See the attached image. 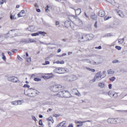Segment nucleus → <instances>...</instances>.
Segmentation results:
<instances>
[{
	"instance_id": "46",
	"label": "nucleus",
	"mask_w": 127,
	"mask_h": 127,
	"mask_svg": "<svg viewBox=\"0 0 127 127\" xmlns=\"http://www.w3.org/2000/svg\"><path fill=\"white\" fill-rule=\"evenodd\" d=\"M50 64V62L49 61H45V64H43V65H45L47 64Z\"/></svg>"
},
{
	"instance_id": "12",
	"label": "nucleus",
	"mask_w": 127,
	"mask_h": 127,
	"mask_svg": "<svg viewBox=\"0 0 127 127\" xmlns=\"http://www.w3.org/2000/svg\"><path fill=\"white\" fill-rule=\"evenodd\" d=\"M20 42L25 44L28 43H29V39H22L21 40Z\"/></svg>"
},
{
	"instance_id": "45",
	"label": "nucleus",
	"mask_w": 127,
	"mask_h": 127,
	"mask_svg": "<svg viewBox=\"0 0 127 127\" xmlns=\"http://www.w3.org/2000/svg\"><path fill=\"white\" fill-rule=\"evenodd\" d=\"M6 0H2L1 1H0V3L1 4H3L4 2L5 3L6 2Z\"/></svg>"
},
{
	"instance_id": "7",
	"label": "nucleus",
	"mask_w": 127,
	"mask_h": 127,
	"mask_svg": "<svg viewBox=\"0 0 127 127\" xmlns=\"http://www.w3.org/2000/svg\"><path fill=\"white\" fill-rule=\"evenodd\" d=\"M56 85L51 86L49 87L50 90L54 92H57Z\"/></svg>"
},
{
	"instance_id": "3",
	"label": "nucleus",
	"mask_w": 127,
	"mask_h": 127,
	"mask_svg": "<svg viewBox=\"0 0 127 127\" xmlns=\"http://www.w3.org/2000/svg\"><path fill=\"white\" fill-rule=\"evenodd\" d=\"M84 40H82L83 41H87L88 40H91L93 37V36L92 34H84Z\"/></svg>"
},
{
	"instance_id": "5",
	"label": "nucleus",
	"mask_w": 127,
	"mask_h": 127,
	"mask_svg": "<svg viewBox=\"0 0 127 127\" xmlns=\"http://www.w3.org/2000/svg\"><path fill=\"white\" fill-rule=\"evenodd\" d=\"M116 118L113 119L111 118H109L107 120L108 122L109 123L116 124L117 123Z\"/></svg>"
},
{
	"instance_id": "61",
	"label": "nucleus",
	"mask_w": 127,
	"mask_h": 127,
	"mask_svg": "<svg viewBox=\"0 0 127 127\" xmlns=\"http://www.w3.org/2000/svg\"><path fill=\"white\" fill-rule=\"evenodd\" d=\"M59 22L58 21H57L56 22V24L57 26L59 25Z\"/></svg>"
},
{
	"instance_id": "53",
	"label": "nucleus",
	"mask_w": 127,
	"mask_h": 127,
	"mask_svg": "<svg viewBox=\"0 0 127 127\" xmlns=\"http://www.w3.org/2000/svg\"><path fill=\"white\" fill-rule=\"evenodd\" d=\"M83 125V124H82V123H81L77 125V127H81Z\"/></svg>"
},
{
	"instance_id": "43",
	"label": "nucleus",
	"mask_w": 127,
	"mask_h": 127,
	"mask_svg": "<svg viewBox=\"0 0 127 127\" xmlns=\"http://www.w3.org/2000/svg\"><path fill=\"white\" fill-rule=\"evenodd\" d=\"M119 62L118 60H115L113 61H112V63H119Z\"/></svg>"
},
{
	"instance_id": "39",
	"label": "nucleus",
	"mask_w": 127,
	"mask_h": 127,
	"mask_svg": "<svg viewBox=\"0 0 127 127\" xmlns=\"http://www.w3.org/2000/svg\"><path fill=\"white\" fill-rule=\"evenodd\" d=\"M4 54L3 53H2V59L3 60H5L6 59V58L5 56L4 55Z\"/></svg>"
},
{
	"instance_id": "4",
	"label": "nucleus",
	"mask_w": 127,
	"mask_h": 127,
	"mask_svg": "<svg viewBox=\"0 0 127 127\" xmlns=\"http://www.w3.org/2000/svg\"><path fill=\"white\" fill-rule=\"evenodd\" d=\"M101 73V71H99L95 74L94 78L92 80L93 82H95L97 79H98L99 78H100V79H101L102 76V75Z\"/></svg>"
},
{
	"instance_id": "6",
	"label": "nucleus",
	"mask_w": 127,
	"mask_h": 127,
	"mask_svg": "<svg viewBox=\"0 0 127 127\" xmlns=\"http://www.w3.org/2000/svg\"><path fill=\"white\" fill-rule=\"evenodd\" d=\"M98 14L99 16L103 17L105 15V12L104 10H100L99 11L98 13Z\"/></svg>"
},
{
	"instance_id": "19",
	"label": "nucleus",
	"mask_w": 127,
	"mask_h": 127,
	"mask_svg": "<svg viewBox=\"0 0 127 127\" xmlns=\"http://www.w3.org/2000/svg\"><path fill=\"white\" fill-rule=\"evenodd\" d=\"M118 96V94L117 93H114L113 94L112 96H111V97L112 98H116Z\"/></svg>"
},
{
	"instance_id": "36",
	"label": "nucleus",
	"mask_w": 127,
	"mask_h": 127,
	"mask_svg": "<svg viewBox=\"0 0 127 127\" xmlns=\"http://www.w3.org/2000/svg\"><path fill=\"white\" fill-rule=\"evenodd\" d=\"M111 18V17H109V16H105L104 17V20H108L109 18Z\"/></svg>"
},
{
	"instance_id": "16",
	"label": "nucleus",
	"mask_w": 127,
	"mask_h": 127,
	"mask_svg": "<svg viewBox=\"0 0 127 127\" xmlns=\"http://www.w3.org/2000/svg\"><path fill=\"white\" fill-rule=\"evenodd\" d=\"M98 86L101 88H103L104 87L105 84L103 82H100L98 84Z\"/></svg>"
},
{
	"instance_id": "23",
	"label": "nucleus",
	"mask_w": 127,
	"mask_h": 127,
	"mask_svg": "<svg viewBox=\"0 0 127 127\" xmlns=\"http://www.w3.org/2000/svg\"><path fill=\"white\" fill-rule=\"evenodd\" d=\"M33 27L32 26H30L28 28L29 31L31 32H32L34 30L33 28H32Z\"/></svg>"
},
{
	"instance_id": "58",
	"label": "nucleus",
	"mask_w": 127,
	"mask_h": 127,
	"mask_svg": "<svg viewBox=\"0 0 127 127\" xmlns=\"http://www.w3.org/2000/svg\"><path fill=\"white\" fill-rule=\"evenodd\" d=\"M8 53L10 56H11L13 55V54L9 51H8Z\"/></svg>"
},
{
	"instance_id": "38",
	"label": "nucleus",
	"mask_w": 127,
	"mask_h": 127,
	"mask_svg": "<svg viewBox=\"0 0 127 127\" xmlns=\"http://www.w3.org/2000/svg\"><path fill=\"white\" fill-rule=\"evenodd\" d=\"M115 47L118 50H120L121 49V47L118 46H116Z\"/></svg>"
},
{
	"instance_id": "30",
	"label": "nucleus",
	"mask_w": 127,
	"mask_h": 127,
	"mask_svg": "<svg viewBox=\"0 0 127 127\" xmlns=\"http://www.w3.org/2000/svg\"><path fill=\"white\" fill-rule=\"evenodd\" d=\"M38 35L39 34H41L43 36H44L45 35V32H41L39 31L38 32Z\"/></svg>"
},
{
	"instance_id": "49",
	"label": "nucleus",
	"mask_w": 127,
	"mask_h": 127,
	"mask_svg": "<svg viewBox=\"0 0 127 127\" xmlns=\"http://www.w3.org/2000/svg\"><path fill=\"white\" fill-rule=\"evenodd\" d=\"M27 62L28 63H30L31 61V58H28L27 59Z\"/></svg>"
},
{
	"instance_id": "51",
	"label": "nucleus",
	"mask_w": 127,
	"mask_h": 127,
	"mask_svg": "<svg viewBox=\"0 0 127 127\" xmlns=\"http://www.w3.org/2000/svg\"><path fill=\"white\" fill-rule=\"evenodd\" d=\"M53 120L52 118L51 117H50L48 118L47 119V120L49 121H52V120Z\"/></svg>"
},
{
	"instance_id": "63",
	"label": "nucleus",
	"mask_w": 127,
	"mask_h": 127,
	"mask_svg": "<svg viewBox=\"0 0 127 127\" xmlns=\"http://www.w3.org/2000/svg\"><path fill=\"white\" fill-rule=\"evenodd\" d=\"M34 6L36 7H38V6L37 4L36 3H35L34 4Z\"/></svg>"
},
{
	"instance_id": "35",
	"label": "nucleus",
	"mask_w": 127,
	"mask_h": 127,
	"mask_svg": "<svg viewBox=\"0 0 127 127\" xmlns=\"http://www.w3.org/2000/svg\"><path fill=\"white\" fill-rule=\"evenodd\" d=\"M31 35L32 36H38V32H37L35 33H33L31 34Z\"/></svg>"
},
{
	"instance_id": "29",
	"label": "nucleus",
	"mask_w": 127,
	"mask_h": 127,
	"mask_svg": "<svg viewBox=\"0 0 127 127\" xmlns=\"http://www.w3.org/2000/svg\"><path fill=\"white\" fill-rule=\"evenodd\" d=\"M87 69L89 71H90L93 72H95V70L94 69L92 68H90L89 67H86Z\"/></svg>"
},
{
	"instance_id": "11",
	"label": "nucleus",
	"mask_w": 127,
	"mask_h": 127,
	"mask_svg": "<svg viewBox=\"0 0 127 127\" xmlns=\"http://www.w3.org/2000/svg\"><path fill=\"white\" fill-rule=\"evenodd\" d=\"M25 13V11L24 10H22L18 14V17H20L24 16V14Z\"/></svg>"
},
{
	"instance_id": "20",
	"label": "nucleus",
	"mask_w": 127,
	"mask_h": 127,
	"mask_svg": "<svg viewBox=\"0 0 127 127\" xmlns=\"http://www.w3.org/2000/svg\"><path fill=\"white\" fill-rule=\"evenodd\" d=\"M55 63L57 64H63L64 63V62L63 60L61 61H58L55 62H54V63Z\"/></svg>"
},
{
	"instance_id": "32",
	"label": "nucleus",
	"mask_w": 127,
	"mask_h": 127,
	"mask_svg": "<svg viewBox=\"0 0 127 127\" xmlns=\"http://www.w3.org/2000/svg\"><path fill=\"white\" fill-rule=\"evenodd\" d=\"M90 64L94 65L97 64H96V62H94V61L93 60H92V61H91L90 62Z\"/></svg>"
},
{
	"instance_id": "9",
	"label": "nucleus",
	"mask_w": 127,
	"mask_h": 127,
	"mask_svg": "<svg viewBox=\"0 0 127 127\" xmlns=\"http://www.w3.org/2000/svg\"><path fill=\"white\" fill-rule=\"evenodd\" d=\"M56 88L57 92L64 89V87H63L61 85H56Z\"/></svg>"
},
{
	"instance_id": "37",
	"label": "nucleus",
	"mask_w": 127,
	"mask_h": 127,
	"mask_svg": "<svg viewBox=\"0 0 127 127\" xmlns=\"http://www.w3.org/2000/svg\"><path fill=\"white\" fill-rule=\"evenodd\" d=\"M17 58L18 60H20V61H23V59H22V58H21L19 55H18L17 56Z\"/></svg>"
},
{
	"instance_id": "57",
	"label": "nucleus",
	"mask_w": 127,
	"mask_h": 127,
	"mask_svg": "<svg viewBox=\"0 0 127 127\" xmlns=\"http://www.w3.org/2000/svg\"><path fill=\"white\" fill-rule=\"evenodd\" d=\"M119 111H122V112L124 113H127V110H119Z\"/></svg>"
},
{
	"instance_id": "14",
	"label": "nucleus",
	"mask_w": 127,
	"mask_h": 127,
	"mask_svg": "<svg viewBox=\"0 0 127 127\" xmlns=\"http://www.w3.org/2000/svg\"><path fill=\"white\" fill-rule=\"evenodd\" d=\"M60 74L64 73L67 71V69H65L63 68H61Z\"/></svg>"
},
{
	"instance_id": "34",
	"label": "nucleus",
	"mask_w": 127,
	"mask_h": 127,
	"mask_svg": "<svg viewBox=\"0 0 127 127\" xmlns=\"http://www.w3.org/2000/svg\"><path fill=\"white\" fill-rule=\"evenodd\" d=\"M34 80L36 81H41V79L37 78H35L34 79Z\"/></svg>"
},
{
	"instance_id": "64",
	"label": "nucleus",
	"mask_w": 127,
	"mask_h": 127,
	"mask_svg": "<svg viewBox=\"0 0 127 127\" xmlns=\"http://www.w3.org/2000/svg\"><path fill=\"white\" fill-rule=\"evenodd\" d=\"M56 127H62L60 124V123H59L58 125H57Z\"/></svg>"
},
{
	"instance_id": "42",
	"label": "nucleus",
	"mask_w": 127,
	"mask_h": 127,
	"mask_svg": "<svg viewBox=\"0 0 127 127\" xmlns=\"http://www.w3.org/2000/svg\"><path fill=\"white\" fill-rule=\"evenodd\" d=\"M29 43H30L32 42H33V41L34 40L33 39L31 38H29Z\"/></svg>"
},
{
	"instance_id": "44",
	"label": "nucleus",
	"mask_w": 127,
	"mask_h": 127,
	"mask_svg": "<svg viewBox=\"0 0 127 127\" xmlns=\"http://www.w3.org/2000/svg\"><path fill=\"white\" fill-rule=\"evenodd\" d=\"M115 79V77H113L112 78H111L109 79V80L110 81H114Z\"/></svg>"
},
{
	"instance_id": "26",
	"label": "nucleus",
	"mask_w": 127,
	"mask_h": 127,
	"mask_svg": "<svg viewBox=\"0 0 127 127\" xmlns=\"http://www.w3.org/2000/svg\"><path fill=\"white\" fill-rule=\"evenodd\" d=\"M31 89H32V90H34V89H32V88L29 89H28L26 91H25L24 93H25V94L27 95H29V94H30L28 93V94H26V92H29L30 91H31Z\"/></svg>"
},
{
	"instance_id": "48",
	"label": "nucleus",
	"mask_w": 127,
	"mask_h": 127,
	"mask_svg": "<svg viewBox=\"0 0 127 127\" xmlns=\"http://www.w3.org/2000/svg\"><path fill=\"white\" fill-rule=\"evenodd\" d=\"M39 124L40 125H43L42 120H40L39 121Z\"/></svg>"
},
{
	"instance_id": "2",
	"label": "nucleus",
	"mask_w": 127,
	"mask_h": 127,
	"mask_svg": "<svg viewBox=\"0 0 127 127\" xmlns=\"http://www.w3.org/2000/svg\"><path fill=\"white\" fill-rule=\"evenodd\" d=\"M8 81L14 83H19V81L18 78L12 76L9 77L8 78Z\"/></svg>"
},
{
	"instance_id": "25",
	"label": "nucleus",
	"mask_w": 127,
	"mask_h": 127,
	"mask_svg": "<svg viewBox=\"0 0 127 127\" xmlns=\"http://www.w3.org/2000/svg\"><path fill=\"white\" fill-rule=\"evenodd\" d=\"M60 123L62 127H66L65 126H64V125L66 124L65 121H63Z\"/></svg>"
},
{
	"instance_id": "55",
	"label": "nucleus",
	"mask_w": 127,
	"mask_h": 127,
	"mask_svg": "<svg viewBox=\"0 0 127 127\" xmlns=\"http://www.w3.org/2000/svg\"><path fill=\"white\" fill-rule=\"evenodd\" d=\"M112 85L111 84H110L108 85V88L109 89H111L112 88Z\"/></svg>"
},
{
	"instance_id": "10",
	"label": "nucleus",
	"mask_w": 127,
	"mask_h": 127,
	"mask_svg": "<svg viewBox=\"0 0 127 127\" xmlns=\"http://www.w3.org/2000/svg\"><path fill=\"white\" fill-rule=\"evenodd\" d=\"M117 123H121L125 122V120L123 118H116Z\"/></svg>"
},
{
	"instance_id": "56",
	"label": "nucleus",
	"mask_w": 127,
	"mask_h": 127,
	"mask_svg": "<svg viewBox=\"0 0 127 127\" xmlns=\"http://www.w3.org/2000/svg\"><path fill=\"white\" fill-rule=\"evenodd\" d=\"M49 8V6L48 5H47L45 7V11H46L47 10H48V9Z\"/></svg>"
},
{
	"instance_id": "54",
	"label": "nucleus",
	"mask_w": 127,
	"mask_h": 127,
	"mask_svg": "<svg viewBox=\"0 0 127 127\" xmlns=\"http://www.w3.org/2000/svg\"><path fill=\"white\" fill-rule=\"evenodd\" d=\"M72 77L73 78L74 80H75L77 79V77L76 76L73 75L72 76Z\"/></svg>"
},
{
	"instance_id": "31",
	"label": "nucleus",
	"mask_w": 127,
	"mask_h": 127,
	"mask_svg": "<svg viewBox=\"0 0 127 127\" xmlns=\"http://www.w3.org/2000/svg\"><path fill=\"white\" fill-rule=\"evenodd\" d=\"M124 38L120 39H118V43H123L124 42Z\"/></svg>"
},
{
	"instance_id": "8",
	"label": "nucleus",
	"mask_w": 127,
	"mask_h": 127,
	"mask_svg": "<svg viewBox=\"0 0 127 127\" xmlns=\"http://www.w3.org/2000/svg\"><path fill=\"white\" fill-rule=\"evenodd\" d=\"M64 24L65 27L68 28L71 26V23L70 21L66 20L64 22Z\"/></svg>"
},
{
	"instance_id": "17",
	"label": "nucleus",
	"mask_w": 127,
	"mask_h": 127,
	"mask_svg": "<svg viewBox=\"0 0 127 127\" xmlns=\"http://www.w3.org/2000/svg\"><path fill=\"white\" fill-rule=\"evenodd\" d=\"M53 77V75L48 76H42V77L44 79H47L50 78H51L52 77Z\"/></svg>"
},
{
	"instance_id": "62",
	"label": "nucleus",
	"mask_w": 127,
	"mask_h": 127,
	"mask_svg": "<svg viewBox=\"0 0 127 127\" xmlns=\"http://www.w3.org/2000/svg\"><path fill=\"white\" fill-rule=\"evenodd\" d=\"M68 127H73V125L72 124H69Z\"/></svg>"
},
{
	"instance_id": "27",
	"label": "nucleus",
	"mask_w": 127,
	"mask_h": 127,
	"mask_svg": "<svg viewBox=\"0 0 127 127\" xmlns=\"http://www.w3.org/2000/svg\"><path fill=\"white\" fill-rule=\"evenodd\" d=\"M108 73V74H112L114 73V72L112 71V69H110L108 70L107 71Z\"/></svg>"
},
{
	"instance_id": "15",
	"label": "nucleus",
	"mask_w": 127,
	"mask_h": 127,
	"mask_svg": "<svg viewBox=\"0 0 127 127\" xmlns=\"http://www.w3.org/2000/svg\"><path fill=\"white\" fill-rule=\"evenodd\" d=\"M61 68L60 67L55 68L54 69L53 71L55 73L60 74V70Z\"/></svg>"
},
{
	"instance_id": "52",
	"label": "nucleus",
	"mask_w": 127,
	"mask_h": 127,
	"mask_svg": "<svg viewBox=\"0 0 127 127\" xmlns=\"http://www.w3.org/2000/svg\"><path fill=\"white\" fill-rule=\"evenodd\" d=\"M95 49H101V46H99L98 47H95Z\"/></svg>"
},
{
	"instance_id": "1",
	"label": "nucleus",
	"mask_w": 127,
	"mask_h": 127,
	"mask_svg": "<svg viewBox=\"0 0 127 127\" xmlns=\"http://www.w3.org/2000/svg\"><path fill=\"white\" fill-rule=\"evenodd\" d=\"M62 95V96L60 95V94H57V95L59 96L63 97L64 98H68L70 97L69 95L70 94L69 92L67 91H64L60 92Z\"/></svg>"
},
{
	"instance_id": "60",
	"label": "nucleus",
	"mask_w": 127,
	"mask_h": 127,
	"mask_svg": "<svg viewBox=\"0 0 127 127\" xmlns=\"http://www.w3.org/2000/svg\"><path fill=\"white\" fill-rule=\"evenodd\" d=\"M97 21H96L95 22V24H94V26H95V27L96 28L97 27Z\"/></svg>"
},
{
	"instance_id": "50",
	"label": "nucleus",
	"mask_w": 127,
	"mask_h": 127,
	"mask_svg": "<svg viewBox=\"0 0 127 127\" xmlns=\"http://www.w3.org/2000/svg\"><path fill=\"white\" fill-rule=\"evenodd\" d=\"M32 119L33 120H34L35 122H36V121H37V120L35 116H32Z\"/></svg>"
},
{
	"instance_id": "41",
	"label": "nucleus",
	"mask_w": 127,
	"mask_h": 127,
	"mask_svg": "<svg viewBox=\"0 0 127 127\" xmlns=\"http://www.w3.org/2000/svg\"><path fill=\"white\" fill-rule=\"evenodd\" d=\"M10 17L11 20H12L13 19H16L15 18H14V16L12 15V14L10 15Z\"/></svg>"
},
{
	"instance_id": "18",
	"label": "nucleus",
	"mask_w": 127,
	"mask_h": 127,
	"mask_svg": "<svg viewBox=\"0 0 127 127\" xmlns=\"http://www.w3.org/2000/svg\"><path fill=\"white\" fill-rule=\"evenodd\" d=\"M11 104H12L14 105H21L22 104V103H17V101H13L11 102Z\"/></svg>"
},
{
	"instance_id": "28",
	"label": "nucleus",
	"mask_w": 127,
	"mask_h": 127,
	"mask_svg": "<svg viewBox=\"0 0 127 127\" xmlns=\"http://www.w3.org/2000/svg\"><path fill=\"white\" fill-rule=\"evenodd\" d=\"M114 92L112 91H109L108 93V95L111 97V96H112Z\"/></svg>"
},
{
	"instance_id": "59",
	"label": "nucleus",
	"mask_w": 127,
	"mask_h": 127,
	"mask_svg": "<svg viewBox=\"0 0 127 127\" xmlns=\"http://www.w3.org/2000/svg\"><path fill=\"white\" fill-rule=\"evenodd\" d=\"M12 52L15 53L16 52V51H17V50L16 49H13L12 50Z\"/></svg>"
},
{
	"instance_id": "22",
	"label": "nucleus",
	"mask_w": 127,
	"mask_h": 127,
	"mask_svg": "<svg viewBox=\"0 0 127 127\" xmlns=\"http://www.w3.org/2000/svg\"><path fill=\"white\" fill-rule=\"evenodd\" d=\"M106 71H104L103 72L102 74V77H101V79H100L99 80H100L102 79V78L104 77L106 75Z\"/></svg>"
},
{
	"instance_id": "24",
	"label": "nucleus",
	"mask_w": 127,
	"mask_h": 127,
	"mask_svg": "<svg viewBox=\"0 0 127 127\" xmlns=\"http://www.w3.org/2000/svg\"><path fill=\"white\" fill-rule=\"evenodd\" d=\"M91 18L94 20H96V18L95 16V15L94 13L92 14L91 16Z\"/></svg>"
},
{
	"instance_id": "47",
	"label": "nucleus",
	"mask_w": 127,
	"mask_h": 127,
	"mask_svg": "<svg viewBox=\"0 0 127 127\" xmlns=\"http://www.w3.org/2000/svg\"><path fill=\"white\" fill-rule=\"evenodd\" d=\"M75 123L76 124H80L81 123H83V122H81L80 121H75Z\"/></svg>"
},
{
	"instance_id": "40",
	"label": "nucleus",
	"mask_w": 127,
	"mask_h": 127,
	"mask_svg": "<svg viewBox=\"0 0 127 127\" xmlns=\"http://www.w3.org/2000/svg\"><path fill=\"white\" fill-rule=\"evenodd\" d=\"M23 87L24 88L27 87L29 88L30 87V86L27 84H25L23 86Z\"/></svg>"
},
{
	"instance_id": "33",
	"label": "nucleus",
	"mask_w": 127,
	"mask_h": 127,
	"mask_svg": "<svg viewBox=\"0 0 127 127\" xmlns=\"http://www.w3.org/2000/svg\"><path fill=\"white\" fill-rule=\"evenodd\" d=\"M127 96V94L124 95L123 93H122L120 95V96L122 97V98H123Z\"/></svg>"
},
{
	"instance_id": "21",
	"label": "nucleus",
	"mask_w": 127,
	"mask_h": 127,
	"mask_svg": "<svg viewBox=\"0 0 127 127\" xmlns=\"http://www.w3.org/2000/svg\"><path fill=\"white\" fill-rule=\"evenodd\" d=\"M84 34H85L84 33L82 34V36L81 37V38L80 37L79 38V41H80L81 42H83L84 41H82L83 40H84Z\"/></svg>"
},
{
	"instance_id": "13",
	"label": "nucleus",
	"mask_w": 127,
	"mask_h": 127,
	"mask_svg": "<svg viewBox=\"0 0 127 127\" xmlns=\"http://www.w3.org/2000/svg\"><path fill=\"white\" fill-rule=\"evenodd\" d=\"M75 14L76 15H79L81 13V10L80 8H78L75 10Z\"/></svg>"
}]
</instances>
